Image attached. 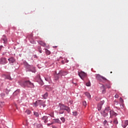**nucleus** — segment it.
Segmentation results:
<instances>
[{"instance_id": "obj_50", "label": "nucleus", "mask_w": 128, "mask_h": 128, "mask_svg": "<svg viewBox=\"0 0 128 128\" xmlns=\"http://www.w3.org/2000/svg\"><path fill=\"white\" fill-rule=\"evenodd\" d=\"M66 62H68V60L66 61Z\"/></svg>"}, {"instance_id": "obj_43", "label": "nucleus", "mask_w": 128, "mask_h": 128, "mask_svg": "<svg viewBox=\"0 0 128 128\" xmlns=\"http://www.w3.org/2000/svg\"><path fill=\"white\" fill-rule=\"evenodd\" d=\"M4 48V46H0V52L2 50V48Z\"/></svg>"}, {"instance_id": "obj_34", "label": "nucleus", "mask_w": 128, "mask_h": 128, "mask_svg": "<svg viewBox=\"0 0 128 128\" xmlns=\"http://www.w3.org/2000/svg\"><path fill=\"white\" fill-rule=\"evenodd\" d=\"M86 86H90V82H87L86 84Z\"/></svg>"}, {"instance_id": "obj_41", "label": "nucleus", "mask_w": 128, "mask_h": 128, "mask_svg": "<svg viewBox=\"0 0 128 128\" xmlns=\"http://www.w3.org/2000/svg\"><path fill=\"white\" fill-rule=\"evenodd\" d=\"M40 126H42V125L40 124L37 125V128H40Z\"/></svg>"}, {"instance_id": "obj_5", "label": "nucleus", "mask_w": 128, "mask_h": 128, "mask_svg": "<svg viewBox=\"0 0 128 128\" xmlns=\"http://www.w3.org/2000/svg\"><path fill=\"white\" fill-rule=\"evenodd\" d=\"M108 110H110V107H107L103 112H101V114L102 116H108Z\"/></svg>"}, {"instance_id": "obj_27", "label": "nucleus", "mask_w": 128, "mask_h": 128, "mask_svg": "<svg viewBox=\"0 0 128 128\" xmlns=\"http://www.w3.org/2000/svg\"><path fill=\"white\" fill-rule=\"evenodd\" d=\"M4 106V102H0V106L2 107Z\"/></svg>"}, {"instance_id": "obj_35", "label": "nucleus", "mask_w": 128, "mask_h": 128, "mask_svg": "<svg viewBox=\"0 0 128 128\" xmlns=\"http://www.w3.org/2000/svg\"><path fill=\"white\" fill-rule=\"evenodd\" d=\"M46 90H48V92H50V90H52V89L50 88V87L48 86L46 87Z\"/></svg>"}, {"instance_id": "obj_45", "label": "nucleus", "mask_w": 128, "mask_h": 128, "mask_svg": "<svg viewBox=\"0 0 128 128\" xmlns=\"http://www.w3.org/2000/svg\"><path fill=\"white\" fill-rule=\"evenodd\" d=\"M62 64H64V62L62 61Z\"/></svg>"}, {"instance_id": "obj_1", "label": "nucleus", "mask_w": 128, "mask_h": 128, "mask_svg": "<svg viewBox=\"0 0 128 128\" xmlns=\"http://www.w3.org/2000/svg\"><path fill=\"white\" fill-rule=\"evenodd\" d=\"M20 86L22 88H26V86H27V88H34V84L30 82V80H26V81L22 82L20 83Z\"/></svg>"}, {"instance_id": "obj_30", "label": "nucleus", "mask_w": 128, "mask_h": 128, "mask_svg": "<svg viewBox=\"0 0 128 128\" xmlns=\"http://www.w3.org/2000/svg\"><path fill=\"white\" fill-rule=\"evenodd\" d=\"M60 120L62 122H66V118H64V117L61 118Z\"/></svg>"}, {"instance_id": "obj_16", "label": "nucleus", "mask_w": 128, "mask_h": 128, "mask_svg": "<svg viewBox=\"0 0 128 128\" xmlns=\"http://www.w3.org/2000/svg\"><path fill=\"white\" fill-rule=\"evenodd\" d=\"M128 125V120H126L123 123V124H122V128H126V126Z\"/></svg>"}, {"instance_id": "obj_9", "label": "nucleus", "mask_w": 128, "mask_h": 128, "mask_svg": "<svg viewBox=\"0 0 128 128\" xmlns=\"http://www.w3.org/2000/svg\"><path fill=\"white\" fill-rule=\"evenodd\" d=\"M59 74L60 76H66V74H68V72L66 71H60Z\"/></svg>"}, {"instance_id": "obj_31", "label": "nucleus", "mask_w": 128, "mask_h": 128, "mask_svg": "<svg viewBox=\"0 0 128 128\" xmlns=\"http://www.w3.org/2000/svg\"><path fill=\"white\" fill-rule=\"evenodd\" d=\"M73 116H78V112H73Z\"/></svg>"}, {"instance_id": "obj_40", "label": "nucleus", "mask_w": 128, "mask_h": 128, "mask_svg": "<svg viewBox=\"0 0 128 128\" xmlns=\"http://www.w3.org/2000/svg\"><path fill=\"white\" fill-rule=\"evenodd\" d=\"M114 96L116 98H118V97H119L118 94H116Z\"/></svg>"}, {"instance_id": "obj_14", "label": "nucleus", "mask_w": 128, "mask_h": 128, "mask_svg": "<svg viewBox=\"0 0 128 128\" xmlns=\"http://www.w3.org/2000/svg\"><path fill=\"white\" fill-rule=\"evenodd\" d=\"M2 40L3 41L4 44H6V42H8V38L6 36H4L2 38Z\"/></svg>"}, {"instance_id": "obj_44", "label": "nucleus", "mask_w": 128, "mask_h": 128, "mask_svg": "<svg viewBox=\"0 0 128 128\" xmlns=\"http://www.w3.org/2000/svg\"><path fill=\"white\" fill-rule=\"evenodd\" d=\"M39 52H40V54H42V50H39Z\"/></svg>"}, {"instance_id": "obj_7", "label": "nucleus", "mask_w": 128, "mask_h": 128, "mask_svg": "<svg viewBox=\"0 0 128 128\" xmlns=\"http://www.w3.org/2000/svg\"><path fill=\"white\" fill-rule=\"evenodd\" d=\"M9 64H14L16 62V59L14 57H11L8 59Z\"/></svg>"}, {"instance_id": "obj_19", "label": "nucleus", "mask_w": 128, "mask_h": 128, "mask_svg": "<svg viewBox=\"0 0 128 128\" xmlns=\"http://www.w3.org/2000/svg\"><path fill=\"white\" fill-rule=\"evenodd\" d=\"M39 44H40V46H46V43L42 42V41H39L38 42Z\"/></svg>"}, {"instance_id": "obj_22", "label": "nucleus", "mask_w": 128, "mask_h": 128, "mask_svg": "<svg viewBox=\"0 0 128 128\" xmlns=\"http://www.w3.org/2000/svg\"><path fill=\"white\" fill-rule=\"evenodd\" d=\"M48 92L45 93L44 95H43V98L44 99H46L48 98Z\"/></svg>"}, {"instance_id": "obj_24", "label": "nucleus", "mask_w": 128, "mask_h": 128, "mask_svg": "<svg viewBox=\"0 0 128 128\" xmlns=\"http://www.w3.org/2000/svg\"><path fill=\"white\" fill-rule=\"evenodd\" d=\"M85 95L86 96H88V98H90L91 96H90V93L86 92L85 93Z\"/></svg>"}, {"instance_id": "obj_42", "label": "nucleus", "mask_w": 128, "mask_h": 128, "mask_svg": "<svg viewBox=\"0 0 128 128\" xmlns=\"http://www.w3.org/2000/svg\"><path fill=\"white\" fill-rule=\"evenodd\" d=\"M54 123L52 122V123H50V124H48L47 125L48 126H52V124Z\"/></svg>"}, {"instance_id": "obj_32", "label": "nucleus", "mask_w": 128, "mask_h": 128, "mask_svg": "<svg viewBox=\"0 0 128 128\" xmlns=\"http://www.w3.org/2000/svg\"><path fill=\"white\" fill-rule=\"evenodd\" d=\"M34 116L36 117L38 116V112H34Z\"/></svg>"}, {"instance_id": "obj_15", "label": "nucleus", "mask_w": 128, "mask_h": 128, "mask_svg": "<svg viewBox=\"0 0 128 128\" xmlns=\"http://www.w3.org/2000/svg\"><path fill=\"white\" fill-rule=\"evenodd\" d=\"M101 90H102V94H106V86L104 85H102Z\"/></svg>"}, {"instance_id": "obj_6", "label": "nucleus", "mask_w": 128, "mask_h": 128, "mask_svg": "<svg viewBox=\"0 0 128 128\" xmlns=\"http://www.w3.org/2000/svg\"><path fill=\"white\" fill-rule=\"evenodd\" d=\"M8 62L6 61V58H1L0 59V64H6Z\"/></svg>"}, {"instance_id": "obj_18", "label": "nucleus", "mask_w": 128, "mask_h": 128, "mask_svg": "<svg viewBox=\"0 0 128 128\" xmlns=\"http://www.w3.org/2000/svg\"><path fill=\"white\" fill-rule=\"evenodd\" d=\"M54 122H56L57 124H62V122H60V119H58V118L54 119Z\"/></svg>"}, {"instance_id": "obj_10", "label": "nucleus", "mask_w": 128, "mask_h": 128, "mask_svg": "<svg viewBox=\"0 0 128 128\" xmlns=\"http://www.w3.org/2000/svg\"><path fill=\"white\" fill-rule=\"evenodd\" d=\"M48 118L50 117H48L47 116H44L42 118V120H44V122H45V124H46V122H48Z\"/></svg>"}, {"instance_id": "obj_11", "label": "nucleus", "mask_w": 128, "mask_h": 128, "mask_svg": "<svg viewBox=\"0 0 128 128\" xmlns=\"http://www.w3.org/2000/svg\"><path fill=\"white\" fill-rule=\"evenodd\" d=\"M112 121H110V122H108V121H106V120H105L104 122V126H106V124H107L108 126H112V125H110V124H112Z\"/></svg>"}, {"instance_id": "obj_20", "label": "nucleus", "mask_w": 128, "mask_h": 128, "mask_svg": "<svg viewBox=\"0 0 128 128\" xmlns=\"http://www.w3.org/2000/svg\"><path fill=\"white\" fill-rule=\"evenodd\" d=\"M114 124H118V119L116 118L114 119Z\"/></svg>"}, {"instance_id": "obj_2", "label": "nucleus", "mask_w": 128, "mask_h": 128, "mask_svg": "<svg viewBox=\"0 0 128 128\" xmlns=\"http://www.w3.org/2000/svg\"><path fill=\"white\" fill-rule=\"evenodd\" d=\"M60 110L59 114H64V110H66L68 112H70V109L68 106H64V104H60Z\"/></svg>"}, {"instance_id": "obj_23", "label": "nucleus", "mask_w": 128, "mask_h": 128, "mask_svg": "<svg viewBox=\"0 0 128 128\" xmlns=\"http://www.w3.org/2000/svg\"><path fill=\"white\" fill-rule=\"evenodd\" d=\"M46 54H47L48 56H49V54H50V51L48 50V49H46Z\"/></svg>"}, {"instance_id": "obj_28", "label": "nucleus", "mask_w": 128, "mask_h": 128, "mask_svg": "<svg viewBox=\"0 0 128 128\" xmlns=\"http://www.w3.org/2000/svg\"><path fill=\"white\" fill-rule=\"evenodd\" d=\"M32 36H33L32 34H31L28 36H27V38H30V39H32Z\"/></svg>"}, {"instance_id": "obj_8", "label": "nucleus", "mask_w": 128, "mask_h": 128, "mask_svg": "<svg viewBox=\"0 0 128 128\" xmlns=\"http://www.w3.org/2000/svg\"><path fill=\"white\" fill-rule=\"evenodd\" d=\"M110 118H112V116H118V114L116 113L114 110H110Z\"/></svg>"}, {"instance_id": "obj_48", "label": "nucleus", "mask_w": 128, "mask_h": 128, "mask_svg": "<svg viewBox=\"0 0 128 128\" xmlns=\"http://www.w3.org/2000/svg\"><path fill=\"white\" fill-rule=\"evenodd\" d=\"M44 106H46V105L43 104V108H44Z\"/></svg>"}, {"instance_id": "obj_49", "label": "nucleus", "mask_w": 128, "mask_h": 128, "mask_svg": "<svg viewBox=\"0 0 128 128\" xmlns=\"http://www.w3.org/2000/svg\"><path fill=\"white\" fill-rule=\"evenodd\" d=\"M31 42V44H34V42Z\"/></svg>"}, {"instance_id": "obj_25", "label": "nucleus", "mask_w": 128, "mask_h": 128, "mask_svg": "<svg viewBox=\"0 0 128 128\" xmlns=\"http://www.w3.org/2000/svg\"><path fill=\"white\" fill-rule=\"evenodd\" d=\"M0 96L2 98H6V94L4 93H2Z\"/></svg>"}, {"instance_id": "obj_37", "label": "nucleus", "mask_w": 128, "mask_h": 128, "mask_svg": "<svg viewBox=\"0 0 128 128\" xmlns=\"http://www.w3.org/2000/svg\"><path fill=\"white\" fill-rule=\"evenodd\" d=\"M86 105H87L86 102V101L83 102V106H84L86 107Z\"/></svg>"}, {"instance_id": "obj_36", "label": "nucleus", "mask_w": 128, "mask_h": 128, "mask_svg": "<svg viewBox=\"0 0 128 128\" xmlns=\"http://www.w3.org/2000/svg\"><path fill=\"white\" fill-rule=\"evenodd\" d=\"M120 102H121V104H124V100L122 99V98H120Z\"/></svg>"}, {"instance_id": "obj_4", "label": "nucleus", "mask_w": 128, "mask_h": 128, "mask_svg": "<svg viewBox=\"0 0 128 128\" xmlns=\"http://www.w3.org/2000/svg\"><path fill=\"white\" fill-rule=\"evenodd\" d=\"M78 76L83 80L84 78H86V76H88V74H86V73L82 71L78 72Z\"/></svg>"}, {"instance_id": "obj_38", "label": "nucleus", "mask_w": 128, "mask_h": 128, "mask_svg": "<svg viewBox=\"0 0 128 128\" xmlns=\"http://www.w3.org/2000/svg\"><path fill=\"white\" fill-rule=\"evenodd\" d=\"M104 104V100H102L101 101L99 104H100L101 106H102V104Z\"/></svg>"}, {"instance_id": "obj_51", "label": "nucleus", "mask_w": 128, "mask_h": 128, "mask_svg": "<svg viewBox=\"0 0 128 128\" xmlns=\"http://www.w3.org/2000/svg\"><path fill=\"white\" fill-rule=\"evenodd\" d=\"M110 74H112V72H110Z\"/></svg>"}, {"instance_id": "obj_26", "label": "nucleus", "mask_w": 128, "mask_h": 128, "mask_svg": "<svg viewBox=\"0 0 128 128\" xmlns=\"http://www.w3.org/2000/svg\"><path fill=\"white\" fill-rule=\"evenodd\" d=\"M102 105H101L100 104H98V110H102Z\"/></svg>"}, {"instance_id": "obj_17", "label": "nucleus", "mask_w": 128, "mask_h": 128, "mask_svg": "<svg viewBox=\"0 0 128 128\" xmlns=\"http://www.w3.org/2000/svg\"><path fill=\"white\" fill-rule=\"evenodd\" d=\"M18 94H20V90H16L13 93V95H14V96H18Z\"/></svg>"}, {"instance_id": "obj_12", "label": "nucleus", "mask_w": 128, "mask_h": 128, "mask_svg": "<svg viewBox=\"0 0 128 128\" xmlns=\"http://www.w3.org/2000/svg\"><path fill=\"white\" fill-rule=\"evenodd\" d=\"M24 66H26L27 68H29L30 72H32V70L30 69L31 68H32V66H31L30 65L28 64V62H24Z\"/></svg>"}, {"instance_id": "obj_39", "label": "nucleus", "mask_w": 128, "mask_h": 128, "mask_svg": "<svg viewBox=\"0 0 128 128\" xmlns=\"http://www.w3.org/2000/svg\"><path fill=\"white\" fill-rule=\"evenodd\" d=\"M6 78H8V80H12V78H10V76H7Z\"/></svg>"}, {"instance_id": "obj_29", "label": "nucleus", "mask_w": 128, "mask_h": 128, "mask_svg": "<svg viewBox=\"0 0 128 128\" xmlns=\"http://www.w3.org/2000/svg\"><path fill=\"white\" fill-rule=\"evenodd\" d=\"M26 112L27 113V114H30L32 113V112L30 110H26Z\"/></svg>"}, {"instance_id": "obj_21", "label": "nucleus", "mask_w": 128, "mask_h": 128, "mask_svg": "<svg viewBox=\"0 0 128 128\" xmlns=\"http://www.w3.org/2000/svg\"><path fill=\"white\" fill-rule=\"evenodd\" d=\"M38 78L39 80L40 81V82L41 83V84H42V78H40V75L38 74Z\"/></svg>"}, {"instance_id": "obj_47", "label": "nucleus", "mask_w": 128, "mask_h": 128, "mask_svg": "<svg viewBox=\"0 0 128 128\" xmlns=\"http://www.w3.org/2000/svg\"><path fill=\"white\" fill-rule=\"evenodd\" d=\"M45 80H46V82H48V78H45Z\"/></svg>"}, {"instance_id": "obj_3", "label": "nucleus", "mask_w": 128, "mask_h": 128, "mask_svg": "<svg viewBox=\"0 0 128 128\" xmlns=\"http://www.w3.org/2000/svg\"><path fill=\"white\" fill-rule=\"evenodd\" d=\"M96 78L100 82H108V79L104 78L103 76H100V74L96 75Z\"/></svg>"}, {"instance_id": "obj_46", "label": "nucleus", "mask_w": 128, "mask_h": 128, "mask_svg": "<svg viewBox=\"0 0 128 128\" xmlns=\"http://www.w3.org/2000/svg\"><path fill=\"white\" fill-rule=\"evenodd\" d=\"M34 104L35 106H38V105H36V104L34 103Z\"/></svg>"}, {"instance_id": "obj_33", "label": "nucleus", "mask_w": 128, "mask_h": 128, "mask_svg": "<svg viewBox=\"0 0 128 128\" xmlns=\"http://www.w3.org/2000/svg\"><path fill=\"white\" fill-rule=\"evenodd\" d=\"M106 86L108 88H110V84H106Z\"/></svg>"}, {"instance_id": "obj_13", "label": "nucleus", "mask_w": 128, "mask_h": 128, "mask_svg": "<svg viewBox=\"0 0 128 128\" xmlns=\"http://www.w3.org/2000/svg\"><path fill=\"white\" fill-rule=\"evenodd\" d=\"M60 73H58V74H54V80H58V78H60Z\"/></svg>"}]
</instances>
